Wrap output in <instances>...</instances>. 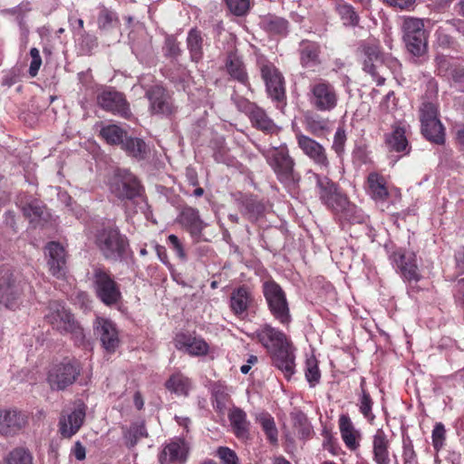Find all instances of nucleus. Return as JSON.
Wrapping results in <instances>:
<instances>
[{"label": "nucleus", "mask_w": 464, "mask_h": 464, "mask_svg": "<svg viewBox=\"0 0 464 464\" xmlns=\"http://www.w3.org/2000/svg\"><path fill=\"white\" fill-rule=\"evenodd\" d=\"M298 148L321 170L330 169V160L326 149L314 139L302 133H295Z\"/></svg>", "instance_id": "obj_18"}, {"label": "nucleus", "mask_w": 464, "mask_h": 464, "mask_svg": "<svg viewBox=\"0 0 464 464\" xmlns=\"http://www.w3.org/2000/svg\"><path fill=\"white\" fill-rule=\"evenodd\" d=\"M85 415L84 406L74 409L67 415L62 414L58 422V430L62 438L71 439L75 435L82 426Z\"/></svg>", "instance_id": "obj_25"}, {"label": "nucleus", "mask_w": 464, "mask_h": 464, "mask_svg": "<svg viewBox=\"0 0 464 464\" xmlns=\"http://www.w3.org/2000/svg\"><path fill=\"white\" fill-rule=\"evenodd\" d=\"M174 345L179 351H184L193 357L206 356L210 353L209 344L195 333H178L174 337Z\"/></svg>", "instance_id": "obj_19"}, {"label": "nucleus", "mask_w": 464, "mask_h": 464, "mask_svg": "<svg viewBox=\"0 0 464 464\" xmlns=\"http://www.w3.org/2000/svg\"><path fill=\"white\" fill-rule=\"evenodd\" d=\"M307 99L311 107L315 111L330 112L338 106L339 93L332 82L319 78L309 84Z\"/></svg>", "instance_id": "obj_9"}, {"label": "nucleus", "mask_w": 464, "mask_h": 464, "mask_svg": "<svg viewBox=\"0 0 464 464\" xmlns=\"http://www.w3.org/2000/svg\"><path fill=\"white\" fill-rule=\"evenodd\" d=\"M95 245L106 260L113 262L124 259L130 246L127 237L113 227L99 230L95 235Z\"/></svg>", "instance_id": "obj_6"}, {"label": "nucleus", "mask_w": 464, "mask_h": 464, "mask_svg": "<svg viewBox=\"0 0 464 464\" xmlns=\"http://www.w3.org/2000/svg\"><path fill=\"white\" fill-rule=\"evenodd\" d=\"M256 421L260 424L269 443L271 445H277L278 430L274 417L268 412H261L256 416Z\"/></svg>", "instance_id": "obj_44"}, {"label": "nucleus", "mask_w": 464, "mask_h": 464, "mask_svg": "<svg viewBox=\"0 0 464 464\" xmlns=\"http://www.w3.org/2000/svg\"><path fill=\"white\" fill-rule=\"evenodd\" d=\"M163 52L164 55L172 61H178L183 53L180 47V43L178 41L177 37L172 34L166 36L163 45Z\"/></svg>", "instance_id": "obj_51"}, {"label": "nucleus", "mask_w": 464, "mask_h": 464, "mask_svg": "<svg viewBox=\"0 0 464 464\" xmlns=\"http://www.w3.org/2000/svg\"><path fill=\"white\" fill-rule=\"evenodd\" d=\"M338 426L345 447L351 451H356L361 446L362 433L354 427L349 415H340Z\"/></svg>", "instance_id": "obj_27"}, {"label": "nucleus", "mask_w": 464, "mask_h": 464, "mask_svg": "<svg viewBox=\"0 0 464 464\" xmlns=\"http://www.w3.org/2000/svg\"><path fill=\"white\" fill-rule=\"evenodd\" d=\"M407 50L415 57H420L427 52V36H415L403 39Z\"/></svg>", "instance_id": "obj_52"}, {"label": "nucleus", "mask_w": 464, "mask_h": 464, "mask_svg": "<svg viewBox=\"0 0 464 464\" xmlns=\"http://www.w3.org/2000/svg\"><path fill=\"white\" fill-rule=\"evenodd\" d=\"M456 63L443 54H438L435 58L436 74L440 77L450 80L452 68Z\"/></svg>", "instance_id": "obj_53"}, {"label": "nucleus", "mask_w": 464, "mask_h": 464, "mask_svg": "<svg viewBox=\"0 0 464 464\" xmlns=\"http://www.w3.org/2000/svg\"><path fill=\"white\" fill-rule=\"evenodd\" d=\"M151 114L171 117L176 114L178 107L174 104L169 92L161 85H154L146 91Z\"/></svg>", "instance_id": "obj_15"}, {"label": "nucleus", "mask_w": 464, "mask_h": 464, "mask_svg": "<svg viewBox=\"0 0 464 464\" xmlns=\"http://www.w3.org/2000/svg\"><path fill=\"white\" fill-rule=\"evenodd\" d=\"M347 141L346 131L343 127H338L332 144V150L336 153L338 157H343L344 153V147Z\"/></svg>", "instance_id": "obj_58"}, {"label": "nucleus", "mask_w": 464, "mask_h": 464, "mask_svg": "<svg viewBox=\"0 0 464 464\" xmlns=\"http://www.w3.org/2000/svg\"><path fill=\"white\" fill-rule=\"evenodd\" d=\"M334 11L339 15L343 25L355 27L359 24L360 16L353 6L343 0H336Z\"/></svg>", "instance_id": "obj_43"}, {"label": "nucleus", "mask_w": 464, "mask_h": 464, "mask_svg": "<svg viewBox=\"0 0 464 464\" xmlns=\"http://www.w3.org/2000/svg\"><path fill=\"white\" fill-rule=\"evenodd\" d=\"M228 419L236 437L247 439L249 436V421L246 420V412L239 408H235L229 412Z\"/></svg>", "instance_id": "obj_40"}, {"label": "nucleus", "mask_w": 464, "mask_h": 464, "mask_svg": "<svg viewBox=\"0 0 464 464\" xmlns=\"http://www.w3.org/2000/svg\"><path fill=\"white\" fill-rule=\"evenodd\" d=\"M368 192L375 201L384 202L389 198L390 193L384 176L377 172H371L367 177Z\"/></svg>", "instance_id": "obj_34"}, {"label": "nucleus", "mask_w": 464, "mask_h": 464, "mask_svg": "<svg viewBox=\"0 0 464 464\" xmlns=\"http://www.w3.org/2000/svg\"><path fill=\"white\" fill-rule=\"evenodd\" d=\"M262 292L267 307L275 320L283 325L291 322V314L286 295L275 280L269 279L263 283Z\"/></svg>", "instance_id": "obj_10"}, {"label": "nucleus", "mask_w": 464, "mask_h": 464, "mask_svg": "<svg viewBox=\"0 0 464 464\" xmlns=\"http://www.w3.org/2000/svg\"><path fill=\"white\" fill-rule=\"evenodd\" d=\"M92 287L96 297L106 306L111 307L121 302V285L104 266L93 268Z\"/></svg>", "instance_id": "obj_7"}, {"label": "nucleus", "mask_w": 464, "mask_h": 464, "mask_svg": "<svg viewBox=\"0 0 464 464\" xmlns=\"http://www.w3.org/2000/svg\"><path fill=\"white\" fill-rule=\"evenodd\" d=\"M304 375L310 387H315L320 382L321 372L318 365V360L314 355L306 359Z\"/></svg>", "instance_id": "obj_48"}, {"label": "nucleus", "mask_w": 464, "mask_h": 464, "mask_svg": "<svg viewBox=\"0 0 464 464\" xmlns=\"http://www.w3.org/2000/svg\"><path fill=\"white\" fill-rule=\"evenodd\" d=\"M293 428L299 439L307 440L312 437L314 430L305 413L301 411L291 415Z\"/></svg>", "instance_id": "obj_45"}, {"label": "nucleus", "mask_w": 464, "mask_h": 464, "mask_svg": "<svg viewBox=\"0 0 464 464\" xmlns=\"http://www.w3.org/2000/svg\"><path fill=\"white\" fill-rule=\"evenodd\" d=\"M30 285L18 278L10 269L0 270V304L10 310H15L22 303V295Z\"/></svg>", "instance_id": "obj_11"}, {"label": "nucleus", "mask_w": 464, "mask_h": 464, "mask_svg": "<svg viewBox=\"0 0 464 464\" xmlns=\"http://www.w3.org/2000/svg\"><path fill=\"white\" fill-rule=\"evenodd\" d=\"M405 129L401 126H394L392 131L386 136L385 142L391 151L409 154L411 146L405 135Z\"/></svg>", "instance_id": "obj_37"}, {"label": "nucleus", "mask_w": 464, "mask_h": 464, "mask_svg": "<svg viewBox=\"0 0 464 464\" xmlns=\"http://www.w3.org/2000/svg\"><path fill=\"white\" fill-rule=\"evenodd\" d=\"M19 196L16 205L21 209L24 217L29 220L34 227H36L42 219H44V206L39 199L30 197Z\"/></svg>", "instance_id": "obj_29"}, {"label": "nucleus", "mask_w": 464, "mask_h": 464, "mask_svg": "<svg viewBox=\"0 0 464 464\" xmlns=\"http://www.w3.org/2000/svg\"><path fill=\"white\" fill-rule=\"evenodd\" d=\"M224 69L229 79L250 88V81L243 57L237 50H230L224 59Z\"/></svg>", "instance_id": "obj_20"}, {"label": "nucleus", "mask_w": 464, "mask_h": 464, "mask_svg": "<svg viewBox=\"0 0 464 464\" xmlns=\"http://www.w3.org/2000/svg\"><path fill=\"white\" fill-rule=\"evenodd\" d=\"M121 149L139 161L145 160L150 152L149 146L142 139L131 136H127Z\"/></svg>", "instance_id": "obj_38"}, {"label": "nucleus", "mask_w": 464, "mask_h": 464, "mask_svg": "<svg viewBox=\"0 0 464 464\" xmlns=\"http://www.w3.org/2000/svg\"><path fill=\"white\" fill-rule=\"evenodd\" d=\"M97 102L103 111L125 120H130L132 116L125 94L114 89L102 91L97 96Z\"/></svg>", "instance_id": "obj_17"}, {"label": "nucleus", "mask_w": 464, "mask_h": 464, "mask_svg": "<svg viewBox=\"0 0 464 464\" xmlns=\"http://www.w3.org/2000/svg\"><path fill=\"white\" fill-rule=\"evenodd\" d=\"M216 456L222 464H239L237 453L228 447L220 446L217 449Z\"/></svg>", "instance_id": "obj_59"}, {"label": "nucleus", "mask_w": 464, "mask_h": 464, "mask_svg": "<svg viewBox=\"0 0 464 464\" xmlns=\"http://www.w3.org/2000/svg\"><path fill=\"white\" fill-rule=\"evenodd\" d=\"M4 464H33V456L28 450L18 447L6 455Z\"/></svg>", "instance_id": "obj_49"}, {"label": "nucleus", "mask_w": 464, "mask_h": 464, "mask_svg": "<svg viewBox=\"0 0 464 464\" xmlns=\"http://www.w3.org/2000/svg\"><path fill=\"white\" fill-rule=\"evenodd\" d=\"M168 243L180 260L186 259L187 255L183 245L176 235H169L168 237Z\"/></svg>", "instance_id": "obj_63"}, {"label": "nucleus", "mask_w": 464, "mask_h": 464, "mask_svg": "<svg viewBox=\"0 0 464 464\" xmlns=\"http://www.w3.org/2000/svg\"><path fill=\"white\" fill-rule=\"evenodd\" d=\"M420 130L429 141L438 145L445 143V128L440 119L421 123Z\"/></svg>", "instance_id": "obj_41"}, {"label": "nucleus", "mask_w": 464, "mask_h": 464, "mask_svg": "<svg viewBox=\"0 0 464 464\" xmlns=\"http://www.w3.org/2000/svg\"><path fill=\"white\" fill-rule=\"evenodd\" d=\"M463 22L460 20L447 21L443 26H440L436 31L437 43L440 47L450 48L454 44V38L450 33L457 26L462 24Z\"/></svg>", "instance_id": "obj_46"}, {"label": "nucleus", "mask_w": 464, "mask_h": 464, "mask_svg": "<svg viewBox=\"0 0 464 464\" xmlns=\"http://www.w3.org/2000/svg\"><path fill=\"white\" fill-rule=\"evenodd\" d=\"M178 221L196 242L201 239L202 231L207 224L200 218L199 211L197 208L185 206L178 217Z\"/></svg>", "instance_id": "obj_22"}, {"label": "nucleus", "mask_w": 464, "mask_h": 464, "mask_svg": "<svg viewBox=\"0 0 464 464\" xmlns=\"http://www.w3.org/2000/svg\"><path fill=\"white\" fill-rule=\"evenodd\" d=\"M81 372L82 366L79 361L64 359L50 368L46 381L52 391H64L76 382Z\"/></svg>", "instance_id": "obj_12"}, {"label": "nucleus", "mask_w": 464, "mask_h": 464, "mask_svg": "<svg viewBox=\"0 0 464 464\" xmlns=\"http://www.w3.org/2000/svg\"><path fill=\"white\" fill-rule=\"evenodd\" d=\"M432 446L439 452L445 445L446 429L442 422H436L431 432Z\"/></svg>", "instance_id": "obj_56"}, {"label": "nucleus", "mask_w": 464, "mask_h": 464, "mask_svg": "<svg viewBox=\"0 0 464 464\" xmlns=\"http://www.w3.org/2000/svg\"><path fill=\"white\" fill-rule=\"evenodd\" d=\"M147 436V430L143 423L132 424L128 431V435H126V437H128V439L130 440L131 445L136 444L139 439Z\"/></svg>", "instance_id": "obj_61"}, {"label": "nucleus", "mask_w": 464, "mask_h": 464, "mask_svg": "<svg viewBox=\"0 0 464 464\" xmlns=\"http://www.w3.org/2000/svg\"><path fill=\"white\" fill-rule=\"evenodd\" d=\"M205 45H207L206 34L198 27L189 29L186 38V46L190 62L198 64L203 60Z\"/></svg>", "instance_id": "obj_28"}, {"label": "nucleus", "mask_w": 464, "mask_h": 464, "mask_svg": "<svg viewBox=\"0 0 464 464\" xmlns=\"http://www.w3.org/2000/svg\"><path fill=\"white\" fill-rule=\"evenodd\" d=\"M260 26L272 37H284L288 34L289 22L287 19L276 14H267L261 18Z\"/></svg>", "instance_id": "obj_33"}, {"label": "nucleus", "mask_w": 464, "mask_h": 464, "mask_svg": "<svg viewBox=\"0 0 464 464\" xmlns=\"http://www.w3.org/2000/svg\"><path fill=\"white\" fill-rule=\"evenodd\" d=\"M26 424V417L16 410H0V434L11 436L20 431Z\"/></svg>", "instance_id": "obj_26"}, {"label": "nucleus", "mask_w": 464, "mask_h": 464, "mask_svg": "<svg viewBox=\"0 0 464 464\" xmlns=\"http://www.w3.org/2000/svg\"><path fill=\"white\" fill-rule=\"evenodd\" d=\"M389 259L404 282L418 283L422 278L414 252L398 247L391 253Z\"/></svg>", "instance_id": "obj_13"}, {"label": "nucleus", "mask_w": 464, "mask_h": 464, "mask_svg": "<svg viewBox=\"0 0 464 464\" xmlns=\"http://www.w3.org/2000/svg\"><path fill=\"white\" fill-rule=\"evenodd\" d=\"M30 55H31L32 61H31L30 67H29V74L32 77H35L39 72L41 65H42V58H41L39 50L35 47L31 48Z\"/></svg>", "instance_id": "obj_62"}, {"label": "nucleus", "mask_w": 464, "mask_h": 464, "mask_svg": "<svg viewBox=\"0 0 464 464\" xmlns=\"http://www.w3.org/2000/svg\"><path fill=\"white\" fill-rule=\"evenodd\" d=\"M188 452V442L183 438H175L164 446L159 459L160 464H184Z\"/></svg>", "instance_id": "obj_21"}, {"label": "nucleus", "mask_w": 464, "mask_h": 464, "mask_svg": "<svg viewBox=\"0 0 464 464\" xmlns=\"http://www.w3.org/2000/svg\"><path fill=\"white\" fill-rule=\"evenodd\" d=\"M231 99L237 110L247 116H249L257 106L256 103L251 102L249 100L240 95H234Z\"/></svg>", "instance_id": "obj_60"}, {"label": "nucleus", "mask_w": 464, "mask_h": 464, "mask_svg": "<svg viewBox=\"0 0 464 464\" xmlns=\"http://www.w3.org/2000/svg\"><path fill=\"white\" fill-rule=\"evenodd\" d=\"M191 387V380L181 372L171 374L165 382V388L178 396H188Z\"/></svg>", "instance_id": "obj_39"}, {"label": "nucleus", "mask_w": 464, "mask_h": 464, "mask_svg": "<svg viewBox=\"0 0 464 464\" xmlns=\"http://www.w3.org/2000/svg\"><path fill=\"white\" fill-rule=\"evenodd\" d=\"M45 249L50 273L57 278H63L67 270L64 247L58 242L51 241L46 245Z\"/></svg>", "instance_id": "obj_23"}, {"label": "nucleus", "mask_w": 464, "mask_h": 464, "mask_svg": "<svg viewBox=\"0 0 464 464\" xmlns=\"http://www.w3.org/2000/svg\"><path fill=\"white\" fill-rule=\"evenodd\" d=\"M95 331L100 336L102 347L109 353H113L120 344L119 334L112 321L99 317L95 323Z\"/></svg>", "instance_id": "obj_24"}, {"label": "nucleus", "mask_w": 464, "mask_h": 464, "mask_svg": "<svg viewBox=\"0 0 464 464\" xmlns=\"http://www.w3.org/2000/svg\"><path fill=\"white\" fill-rule=\"evenodd\" d=\"M402 459L404 464L417 463V454L411 440L403 443Z\"/></svg>", "instance_id": "obj_64"}, {"label": "nucleus", "mask_w": 464, "mask_h": 464, "mask_svg": "<svg viewBox=\"0 0 464 464\" xmlns=\"http://www.w3.org/2000/svg\"><path fill=\"white\" fill-rule=\"evenodd\" d=\"M372 459L375 464H391L390 440L382 429L372 436Z\"/></svg>", "instance_id": "obj_31"}, {"label": "nucleus", "mask_w": 464, "mask_h": 464, "mask_svg": "<svg viewBox=\"0 0 464 464\" xmlns=\"http://www.w3.org/2000/svg\"><path fill=\"white\" fill-rule=\"evenodd\" d=\"M420 124L439 120V110L437 104L432 102H423L419 110Z\"/></svg>", "instance_id": "obj_55"}, {"label": "nucleus", "mask_w": 464, "mask_h": 464, "mask_svg": "<svg viewBox=\"0 0 464 464\" xmlns=\"http://www.w3.org/2000/svg\"><path fill=\"white\" fill-rule=\"evenodd\" d=\"M403 39L415 36H425L424 22L422 19L406 16L402 24Z\"/></svg>", "instance_id": "obj_47"}, {"label": "nucleus", "mask_w": 464, "mask_h": 464, "mask_svg": "<svg viewBox=\"0 0 464 464\" xmlns=\"http://www.w3.org/2000/svg\"><path fill=\"white\" fill-rule=\"evenodd\" d=\"M316 189L321 203L339 220L358 222L356 206L342 191L339 185L326 176L314 174Z\"/></svg>", "instance_id": "obj_3"}, {"label": "nucleus", "mask_w": 464, "mask_h": 464, "mask_svg": "<svg viewBox=\"0 0 464 464\" xmlns=\"http://www.w3.org/2000/svg\"><path fill=\"white\" fill-rule=\"evenodd\" d=\"M359 411L370 422L372 423L375 420V415L372 412L373 400L368 391H363V393L358 394Z\"/></svg>", "instance_id": "obj_50"}, {"label": "nucleus", "mask_w": 464, "mask_h": 464, "mask_svg": "<svg viewBox=\"0 0 464 464\" xmlns=\"http://www.w3.org/2000/svg\"><path fill=\"white\" fill-rule=\"evenodd\" d=\"M228 11L236 16H245L251 8L250 0H223Z\"/></svg>", "instance_id": "obj_54"}, {"label": "nucleus", "mask_w": 464, "mask_h": 464, "mask_svg": "<svg viewBox=\"0 0 464 464\" xmlns=\"http://www.w3.org/2000/svg\"><path fill=\"white\" fill-rule=\"evenodd\" d=\"M252 126L266 134H275L280 130V128L267 115L265 110L256 106L248 116Z\"/></svg>", "instance_id": "obj_36"}, {"label": "nucleus", "mask_w": 464, "mask_h": 464, "mask_svg": "<svg viewBox=\"0 0 464 464\" xmlns=\"http://www.w3.org/2000/svg\"><path fill=\"white\" fill-rule=\"evenodd\" d=\"M46 322L53 329L62 334H71L74 343L78 346L83 344L85 334L83 328L75 320L74 315L59 301H51L48 312L44 315Z\"/></svg>", "instance_id": "obj_4"}, {"label": "nucleus", "mask_w": 464, "mask_h": 464, "mask_svg": "<svg viewBox=\"0 0 464 464\" xmlns=\"http://www.w3.org/2000/svg\"><path fill=\"white\" fill-rule=\"evenodd\" d=\"M300 63L307 69H314L321 64V46L318 43L303 40L299 45Z\"/></svg>", "instance_id": "obj_30"}, {"label": "nucleus", "mask_w": 464, "mask_h": 464, "mask_svg": "<svg viewBox=\"0 0 464 464\" xmlns=\"http://www.w3.org/2000/svg\"><path fill=\"white\" fill-rule=\"evenodd\" d=\"M109 191L119 201L134 202L141 198L145 188L139 178L129 169H117L108 181Z\"/></svg>", "instance_id": "obj_5"}, {"label": "nucleus", "mask_w": 464, "mask_h": 464, "mask_svg": "<svg viewBox=\"0 0 464 464\" xmlns=\"http://www.w3.org/2000/svg\"><path fill=\"white\" fill-rule=\"evenodd\" d=\"M260 72L268 96L276 102L277 108H282L286 100L284 76L270 62L263 63L260 65Z\"/></svg>", "instance_id": "obj_14"}, {"label": "nucleus", "mask_w": 464, "mask_h": 464, "mask_svg": "<svg viewBox=\"0 0 464 464\" xmlns=\"http://www.w3.org/2000/svg\"><path fill=\"white\" fill-rule=\"evenodd\" d=\"M116 14L105 6H102L98 14V26L102 30H108L112 27L113 22H117Z\"/></svg>", "instance_id": "obj_57"}, {"label": "nucleus", "mask_w": 464, "mask_h": 464, "mask_svg": "<svg viewBox=\"0 0 464 464\" xmlns=\"http://www.w3.org/2000/svg\"><path fill=\"white\" fill-rule=\"evenodd\" d=\"M263 156L280 183L287 186L296 180L295 173V162L291 157L286 144L273 147L263 152Z\"/></svg>", "instance_id": "obj_8"}, {"label": "nucleus", "mask_w": 464, "mask_h": 464, "mask_svg": "<svg viewBox=\"0 0 464 464\" xmlns=\"http://www.w3.org/2000/svg\"><path fill=\"white\" fill-rule=\"evenodd\" d=\"M330 120L314 111H307L304 116V126L307 132L316 138L327 135L331 130Z\"/></svg>", "instance_id": "obj_32"}, {"label": "nucleus", "mask_w": 464, "mask_h": 464, "mask_svg": "<svg viewBox=\"0 0 464 464\" xmlns=\"http://www.w3.org/2000/svg\"><path fill=\"white\" fill-rule=\"evenodd\" d=\"M99 136L110 145H120L121 147L128 136V132L120 125L108 124L102 127Z\"/></svg>", "instance_id": "obj_42"}, {"label": "nucleus", "mask_w": 464, "mask_h": 464, "mask_svg": "<svg viewBox=\"0 0 464 464\" xmlns=\"http://www.w3.org/2000/svg\"><path fill=\"white\" fill-rule=\"evenodd\" d=\"M254 334L270 354L273 365L289 380L295 372V356L293 344L286 334L268 324H263Z\"/></svg>", "instance_id": "obj_1"}, {"label": "nucleus", "mask_w": 464, "mask_h": 464, "mask_svg": "<svg viewBox=\"0 0 464 464\" xmlns=\"http://www.w3.org/2000/svg\"><path fill=\"white\" fill-rule=\"evenodd\" d=\"M356 54L362 70L371 76L377 86L385 84L387 69L395 71L401 67L399 61L386 53L380 41L375 38L361 41Z\"/></svg>", "instance_id": "obj_2"}, {"label": "nucleus", "mask_w": 464, "mask_h": 464, "mask_svg": "<svg viewBox=\"0 0 464 464\" xmlns=\"http://www.w3.org/2000/svg\"><path fill=\"white\" fill-rule=\"evenodd\" d=\"M239 210L250 222H256L264 216L266 207L256 197L249 195L239 199Z\"/></svg>", "instance_id": "obj_35"}, {"label": "nucleus", "mask_w": 464, "mask_h": 464, "mask_svg": "<svg viewBox=\"0 0 464 464\" xmlns=\"http://www.w3.org/2000/svg\"><path fill=\"white\" fill-rule=\"evenodd\" d=\"M228 305L231 313L239 319H245L256 307V301L252 288L241 285L232 289Z\"/></svg>", "instance_id": "obj_16"}]
</instances>
